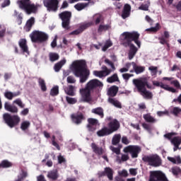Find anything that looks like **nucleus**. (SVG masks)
Masks as SVG:
<instances>
[{
    "label": "nucleus",
    "instance_id": "f8f14e48",
    "mask_svg": "<svg viewBox=\"0 0 181 181\" xmlns=\"http://www.w3.org/2000/svg\"><path fill=\"white\" fill-rule=\"evenodd\" d=\"M98 176L99 178L104 177L107 176V179L110 181L114 180V170L110 167H106L104 169V171H98Z\"/></svg>",
    "mask_w": 181,
    "mask_h": 181
},
{
    "label": "nucleus",
    "instance_id": "37998d69",
    "mask_svg": "<svg viewBox=\"0 0 181 181\" xmlns=\"http://www.w3.org/2000/svg\"><path fill=\"white\" fill-rule=\"evenodd\" d=\"M159 29H160V25L158 23H156L155 27H152L151 28L146 29L147 32H153L154 33H156V32H158V30H159Z\"/></svg>",
    "mask_w": 181,
    "mask_h": 181
},
{
    "label": "nucleus",
    "instance_id": "2eb2a0df",
    "mask_svg": "<svg viewBox=\"0 0 181 181\" xmlns=\"http://www.w3.org/2000/svg\"><path fill=\"white\" fill-rule=\"evenodd\" d=\"M71 118L72 119V122L74 124H76V125H80L86 119V117H84V115L81 112L72 114L71 115Z\"/></svg>",
    "mask_w": 181,
    "mask_h": 181
},
{
    "label": "nucleus",
    "instance_id": "09e8293b",
    "mask_svg": "<svg viewBox=\"0 0 181 181\" xmlns=\"http://www.w3.org/2000/svg\"><path fill=\"white\" fill-rule=\"evenodd\" d=\"M111 46H112V42H111V41H107L102 48L103 52H107L108 48L111 47Z\"/></svg>",
    "mask_w": 181,
    "mask_h": 181
},
{
    "label": "nucleus",
    "instance_id": "5fc2aeb1",
    "mask_svg": "<svg viewBox=\"0 0 181 181\" xmlns=\"http://www.w3.org/2000/svg\"><path fill=\"white\" fill-rule=\"evenodd\" d=\"M105 63H106V64H108L109 66H110L112 71H114L115 70V65H114V63L111 61H110V59H105Z\"/></svg>",
    "mask_w": 181,
    "mask_h": 181
},
{
    "label": "nucleus",
    "instance_id": "39448f33",
    "mask_svg": "<svg viewBox=\"0 0 181 181\" xmlns=\"http://www.w3.org/2000/svg\"><path fill=\"white\" fill-rule=\"evenodd\" d=\"M17 4L20 9L25 11L28 15H30L31 13H36V12H37V9H39V8L41 6L37 4H32L30 0H20L17 1Z\"/></svg>",
    "mask_w": 181,
    "mask_h": 181
},
{
    "label": "nucleus",
    "instance_id": "bf43d9fd",
    "mask_svg": "<svg viewBox=\"0 0 181 181\" xmlns=\"http://www.w3.org/2000/svg\"><path fill=\"white\" fill-rule=\"evenodd\" d=\"M119 175L122 177H128V171L127 170H122V171H119Z\"/></svg>",
    "mask_w": 181,
    "mask_h": 181
},
{
    "label": "nucleus",
    "instance_id": "ea45409f",
    "mask_svg": "<svg viewBox=\"0 0 181 181\" xmlns=\"http://www.w3.org/2000/svg\"><path fill=\"white\" fill-rule=\"evenodd\" d=\"M108 29H110L109 25H100L98 32V33H102V32H106V30H108Z\"/></svg>",
    "mask_w": 181,
    "mask_h": 181
},
{
    "label": "nucleus",
    "instance_id": "c9c22d12",
    "mask_svg": "<svg viewBox=\"0 0 181 181\" xmlns=\"http://www.w3.org/2000/svg\"><path fill=\"white\" fill-rule=\"evenodd\" d=\"M148 70L151 71L152 77L155 78L158 74V66H151L148 67Z\"/></svg>",
    "mask_w": 181,
    "mask_h": 181
},
{
    "label": "nucleus",
    "instance_id": "cd10ccee",
    "mask_svg": "<svg viewBox=\"0 0 181 181\" xmlns=\"http://www.w3.org/2000/svg\"><path fill=\"white\" fill-rule=\"evenodd\" d=\"M117 93H118V88L117 86H111L107 91V94L110 97H115Z\"/></svg>",
    "mask_w": 181,
    "mask_h": 181
},
{
    "label": "nucleus",
    "instance_id": "c756f323",
    "mask_svg": "<svg viewBox=\"0 0 181 181\" xmlns=\"http://www.w3.org/2000/svg\"><path fill=\"white\" fill-rule=\"evenodd\" d=\"M143 117L146 122H151V124H155V122H156V119L153 118V117H152L150 113L144 115Z\"/></svg>",
    "mask_w": 181,
    "mask_h": 181
},
{
    "label": "nucleus",
    "instance_id": "338daca9",
    "mask_svg": "<svg viewBox=\"0 0 181 181\" xmlns=\"http://www.w3.org/2000/svg\"><path fill=\"white\" fill-rule=\"evenodd\" d=\"M129 173H130V175H132V176H136L138 173L136 172V169L130 168L129 169Z\"/></svg>",
    "mask_w": 181,
    "mask_h": 181
},
{
    "label": "nucleus",
    "instance_id": "423d86ee",
    "mask_svg": "<svg viewBox=\"0 0 181 181\" xmlns=\"http://www.w3.org/2000/svg\"><path fill=\"white\" fill-rule=\"evenodd\" d=\"M33 43H45L49 39V35L39 30H34L30 34Z\"/></svg>",
    "mask_w": 181,
    "mask_h": 181
},
{
    "label": "nucleus",
    "instance_id": "69168bd1",
    "mask_svg": "<svg viewBox=\"0 0 181 181\" xmlns=\"http://www.w3.org/2000/svg\"><path fill=\"white\" fill-rule=\"evenodd\" d=\"M122 143L124 145H128L129 144V140H128V138L127 136H123L122 138Z\"/></svg>",
    "mask_w": 181,
    "mask_h": 181
},
{
    "label": "nucleus",
    "instance_id": "ddd939ff",
    "mask_svg": "<svg viewBox=\"0 0 181 181\" xmlns=\"http://www.w3.org/2000/svg\"><path fill=\"white\" fill-rule=\"evenodd\" d=\"M101 71H94L93 74L95 77H99V78H103V77H107L112 73V69H108L107 66L103 65L101 67Z\"/></svg>",
    "mask_w": 181,
    "mask_h": 181
},
{
    "label": "nucleus",
    "instance_id": "7ed1b4c3",
    "mask_svg": "<svg viewBox=\"0 0 181 181\" xmlns=\"http://www.w3.org/2000/svg\"><path fill=\"white\" fill-rule=\"evenodd\" d=\"M104 84L98 79H91L89 81L85 87V88L80 89L81 95L82 97V100L85 103H90L93 98H91V91L93 90H95V88H100V87H103Z\"/></svg>",
    "mask_w": 181,
    "mask_h": 181
},
{
    "label": "nucleus",
    "instance_id": "7c9ffc66",
    "mask_svg": "<svg viewBox=\"0 0 181 181\" xmlns=\"http://www.w3.org/2000/svg\"><path fill=\"white\" fill-rule=\"evenodd\" d=\"M116 81L119 82V78H118V74L115 73L111 76L107 78V82L110 83V84L112 83H115Z\"/></svg>",
    "mask_w": 181,
    "mask_h": 181
},
{
    "label": "nucleus",
    "instance_id": "dca6fc26",
    "mask_svg": "<svg viewBox=\"0 0 181 181\" xmlns=\"http://www.w3.org/2000/svg\"><path fill=\"white\" fill-rule=\"evenodd\" d=\"M98 124V120L94 118L88 119V124L86 128L89 132H94L97 129V125Z\"/></svg>",
    "mask_w": 181,
    "mask_h": 181
},
{
    "label": "nucleus",
    "instance_id": "6e6d98bb",
    "mask_svg": "<svg viewBox=\"0 0 181 181\" xmlns=\"http://www.w3.org/2000/svg\"><path fill=\"white\" fill-rule=\"evenodd\" d=\"M15 104H17L20 108H25V104L22 103V100L21 99H16V100L13 101Z\"/></svg>",
    "mask_w": 181,
    "mask_h": 181
},
{
    "label": "nucleus",
    "instance_id": "f704fd0d",
    "mask_svg": "<svg viewBox=\"0 0 181 181\" xmlns=\"http://www.w3.org/2000/svg\"><path fill=\"white\" fill-rule=\"evenodd\" d=\"M121 142V134H115L112 139V144L113 145H118Z\"/></svg>",
    "mask_w": 181,
    "mask_h": 181
},
{
    "label": "nucleus",
    "instance_id": "de8ad7c7",
    "mask_svg": "<svg viewBox=\"0 0 181 181\" xmlns=\"http://www.w3.org/2000/svg\"><path fill=\"white\" fill-rule=\"evenodd\" d=\"M59 55L56 53H50L49 54V60L50 62H56V60H59Z\"/></svg>",
    "mask_w": 181,
    "mask_h": 181
},
{
    "label": "nucleus",
    "instance_id": "0e129e2a",
    "mask_svg": "<svg viewBox=\"0 0 181 181\" xmlns=\"http://www.w3.org/2000/svg\"><path fill=\"white\" fill-rule=\"evenodd\" d=\"M163 85V83L159 82L158 81H153V86H155V87H160L162 88V86Z\"/></svg>",
    "mask_w": 181,
    "mask_h": 181
},
{
    "label": "nucleus",
    "instance_id": "b1692460",
    "mask_svg": "<svg viewBox=\"0 0 181 181\" xmlns=\"http://www.w3.org/2000/svg\"><path fill=\"white\" fill-rule=\"evenodd\" d=\"M98 136L103 137V136H108V135H111L110 131L108 130V127H103L100 130L97 132Z\"/></svg>",
    "mask_w": 181,
    "mask_h": 181
},
{
    "label": "nucleus",
    "instance_id": "9b49d317",
    "mask_svg": "<svg viewBox=\"0 0 181 181\" xmlns=\"http://www.w3.org/2000/svg\"><path fill=\"white\" fill-rule=\"evenodd\" d=\"M124 153H131L132 158H135L138 157L141 149L139 146H128L124 148Z\"/></svg>",
    "mask_w": 181,
    "mask_h": 181
},
{
    "label": "nucleus",
    "instance_id": "052dcab7",
    "mask_svg": "<svg viewBox=\"0 0 181 181\" xmlns=\"http://www.w3.org/2000/svg\"><path fill=\"white\" fill-rule=\"evenodd\" d=\"M170 84H173L176 88H180V83L177 80L172 81Z\"/></svg>",
    "mask_w": 181,
    "mask_h": 181
},
{
    "label": "nucleus",
    "instance_id": "f3484780",
    "mask_svg": "<svg viewBox=\"0 0 181 181\" xmlns=\"http://www.w3.org/2000/svg\"><path fill=\"white\" fill-rule=\"evenodd\" d=\"M169 37H170V34L168 31H164L163 35L158 37L160 45H166L169 47Z\"/></svg>",
    "mask_w": 181,
    "mask_h": 181
},
{
    "label": "nucleus",
    "instance_id": "4be33fe9",
    "mask_svg": "<svg viewBox=\"0 0 181 181\" xmlns=\"http://www.w3.org/2000/svg\"><path fill=\"white\" fill-rule=\"evenodd\" d=\"M64 92L66 93V94H67V95L74 97V95H76V86L69 85L67 87L64 88Z\"/></svg>",
    "mask_w": 181,
    "mask_h": 181
},
{
    "label": "nucleus",
    "instance_id": "72a5a7b5",
    "mask_svg": "<svg viewBox=\"0 0 181 181\" xmlns=\"http://www.w3.org/2000/svg\"><path fill=\"white\" fill-rule=\"evenodd\" d=\"M168 160L171 162L172 163H174L175 165H180L181 163V158L180 156H177L176 158L173 157H168L167 158Z\"/></svg>",
    "mask_w": 181,
    "mask_h": 181
},
{
    "label": "nucleus",
    "instance_id": "0eeeda50",
    "mask_svg": "<svg viewBox=\"0 0 181 181\" xmlns=\"http://www.w3.org/2000/svg\"><path fill=\"white\" fill-rule=\"evenodd\" d=\"M3 119L9 127V128H15V127H18L19 125V122H21V117L18 115H11L9 113H4L3 115Z\"/></svg>",
    "mask_w": 181,
    "mask_h": 181
},
{
    "label": "nucleus",
    "instance_id": "bb28decb",
    "mask_svg": "<svg viewBox=\"0 0 181 181\" xmlns=\"http://www.w3.org/2000/svg\"><path fill=\"white\" fill-rule=\"evenodd\" d=\"M108 103H110V104H112V105H114V107H116V108H122V105L117 99L109 98Z\"/></svg>",
    "mask_w": 181,
    "mask_h": 181
},
{
    "label": "nucleus",
    "instance_id": "6e6552de",
    "mask_svg": "<svg viewBox=\"0 0 181 181\" xmlns=\"http://www.w3.org/2000/svg\"><path fill=\"white\" fill-rule=\"evenodd\" d=\"M143 162L148 163L150 166H153L154 168H158L160 166L162 161L160 157L156 154H153L151 156H144L142 157Z\"/></svg>",
    "mask_w": 181,
    "mask_h": 181
},
{
    "label": "nucleus",
    "instance_id": "20e7f679",
    "mask_svg": "<svg viewBox=\"0 0 181 181\" xmlns=\"http://www.w3.org/2000/svg\"><path fill=\"white\" fill-rule=\"evenodd\" d=\"M122 36H124V38L122 45L124 47H128L129 45H134L132 42H134L139 48L141 47V41L139 40L141 35L138 32H124L122 33Z\"/></svg>",
    "mask_w": 181,
    "mask_h": 181
},
{
    "label": "nucleus",
    "instance_id": "4c0bfd02",
    "mask_svg": "<svg viewBox=\"0 0 181 181\" xmlns=\"http://www.w3.org/2000/svg\"><path fill=\"white\" fill-rule=\"evenodd\" d=\"M38 83L39 86L41 87L42 91H46V90H47V88L46 87V83L42 78H40L38 79Z\"/></svg>",
    "mask_w": 181,
    "mask_h": 181
},
{
    "label": "nucleus",
    "instance_id": "2f4dec72",
    "mask_svg": "<svg viewBox=\"0 0 181 181\" xmlns=\"http://www.w3.org/2000/svg\"><path fill=\"white\" fill-rule=\"evenodd\" d=\"M92 112L96 115H99L100 118H104V110L103 107H97L92 110Z\"/></svg>",
    "mask_w": 181,
    "mask_h": 181
},
{
    "label": "nucleus",
    "instance_id": "680f3d73",
    "mask_svg": "<svg viewBox=\"0 0 181 181\" xmlns=\"http://www.w3.org/2000/svg\"><path fill=\"white\" fill-rule=\"evenodd\" d=\"M181 112V109L179 107H174L173 110V114L177 117Z\"/></svg>",
    "mask_w": 181,
    "mask_h": 181
},
{
    "label": "nucleus",
    "instance_id": "a878e982",
    "mask_svg": "<svg viewBox=\"0 0 181 181\" xmlns=\"http://www.w3.org/2000/svg\"><path fill=\"white\" fill-rule=\"evenodd\" d=\"M132 64L136 74H141V73L145 71V66H138L134 62H132Z\"/></svg>",
    "mask_w": 181,
    "mask_h": 181
},
{
    "label": "nucleus",
    "instance_id": "a19ab883",
    "mask_svg": "<svg viewBox=\"0 0 181 181\" xmlns=\"http://www.w3.org/2000/svg\"><path fill=\"white\" fill-rule=\"evenodd\" d=\"M150 5H151V2H149V1H146L145 4H141L139 7V9H140V11H149Z\"/></svg>",
    "mask_w": 181,
    "mask_h": 181
},
{
    "label": "nucleus",
    "instance_id": "603ef678",
    "mask_svg": "<svg viewBox=\"0 0 181 181\" xmlns=\"http://www.w3.org/2000/svg\"><path fill=\"white\" fill-rule=\"evenodd\" d=\"M175 135H177V133L175 132H171L164 134V138H166V139H169V141H172V136H175Z\"/></svg>",
    "mask_w": 181,
    "mask_h": 181
},
{
    "label": "nucleus",
    "instance_id": "393cba45",
    "mask_svg": "<svg viewBox=\"0 0 181 181\" xmlns=\"http://www.w3.org/2000/svg\"><path fill=\"white\" fill-rule=\"evenodd\" d=\"M33 25H35V17H31L28 21H27L25 26L24 27L25 32H30Z\"/></svg>",
    "mask_w": 181,
    "mask_h": 181
},
{
    "label": "nucleus",
    "instance_id": "c85d7f7f",
    "mask_svg": "<svg viewBox=\"0 0 181 181\" xmlns=\"http://www.w3.org/2000/svg\"><path fill=\"white\" fill-rule=\"evenodd\" d=\"M64 64H66V59L61 60L58 63L55 64L54 66V71H56L57 73L60 71L62 67H63Z\"/></svg>",
    "mask_w": 181,
    "mask_h": 181
},
{
    "label": "nucleus",
    "instance_id": "3c124183",
    "mask_svg": "<svg viewBox=\"0 0 181 181\" xmlns=\"http://www.w3.org/2000/svg\"><path fill=\"white\" fill-rule=\"evenodd\" d=\"M88 28H90V23L83 24L81 25L78 29L79 30V32H81V33H83V32H84V30H86V29H87Z\"/></svg>",
    "mask_w": 181,
    "mask_h": 181
},
{
    "label": "nucleus",
    "instance_id": "a211bd4d",
    "mask_svg": "<svg viewBox=\"0 0 181 181\" xmlns=\"http://www.w3.org/2000/svg\"><path fill=\"white\" fill-rule=\"evenodd\" d=\"M128 47H129L128 53L129 60H132V59L135 57V55L138 52V48L134 44H130L128 45Z\"/></svg>",
    "mask_w": 181,
    "mask_h": 181
},
{
    "label": "nucleus",
    "instance_id": "f257e3e1",
    "mask_svg": "<svg viewBox=\"0 0 181 181\" xmlns=\"http://www.w3.org/2000/svg\"><path fill=\"white\" fill-rule=\"evenodd\" d=\"M71 67L74 76L80 78V83H86L87 80H88V77H90V70L87 69V62H86V60L81 59L74 61L71 64Z\"/></svg>",
    "mask_w": 181,
    "mask_h": 181
},
{
    "label": "nucleus",
    "instance_id": "5701e85b",
    "mask_svg": "<svg viewBox=\"0 0 181 181\" xmlns=\"http://www.w3.org/2000/svg\"><path fill=\"white\" fill-rule=\"evenodd\" d=\"M91 148L96 155L101 156L103 153H104V149H103V147H98L95 143L91 144Z\"/></svg>",
    "mask_w": 181,
    "mask_h": 181
},
{
    "label": "nucleus",
    "instance_id": "58836bf2",
    "mask_svg": "<svg viewBox=\"0 0 181 181\" xmlns=\"http://www.w3.org/2000/svg\"><path fill=\"white\" fill-rule=\"evenodd\" d=\"M50 95L52 97H56V95H59V86H54L50 90Z\"/></svg>",
    "mask_w": 181,
    "mask_h": 181
},
{
    "label": "nucleus",
    "instance_id": "a18cd8bd",
    "mask_svg": "<svg viewBox=\"0 0 181 181\" xmlns=\"http://www.w3.org/2000/svg\"><path fill=\"white\" fill-rule=\"evenodd\" d=\"M29 127H30V122L28 121H24L21 123V128L23 131H26V129H28Z\"/></svg>",
    "mask_w": 181,
    "mask_h": 181
},
{
    "label": "nucleus",
    "instance_id": "f03ea898",
    "mask_svg": "<svg viewBox=\"0 0 181 181\" xmlns=\"http://www.w3.org/2000/svg\"><path fill=\"white\" fill-rule=\"evenodd\" d=\"M132 83L138 93H140L144 98H146V100H152L153 98L152 92L146 90V88L149 90L152 88V86L149 85L148 78H134L132 80Z\"/></svg>",
    "mask_w": 181,
    "mask_h": 181
},
{
    "label": "nucleus",
    "instance_id": "e433bc0d",
    "mask_svg": "<svg viewBox=\"0 0 181 181\" xmlns=\"http://www.w3.org/2000/svg\"><path fill=\"white\" fill-rule=\"evenodd\" d=\"M171 144L174 145V146H180L181 144L180 137L175 136L171 139Z\"/></svg>",
    "mask_w": 181,
    "mask_h": 181
},
{
    "label": "nucleus",
    "instance_id": "473e14b6",
    "mask_svg": "<svg viewBox=\"0 0 181 181\" xmlns=\"http://www.w3.org/2000/svg\"><path fill=\"white\" fill-rule=\"evenodd\" d=\"M89 4L90 3H78L74 6V8L76 11H83L84 8H87V6H88Z\"/></svg>",
    "mask_w": 181,
    "mask_h": 181
},
{
    "label": "nucleus",
    "instance_id": "c03bdc74",
    "mask_svg": "<svg viewBox=\"0 0 181 181\" xmlns=\"http://www.w3.org/2000/svg\"><path fill=\"white\" fill-rule=\"evenodd\" d=\"M11 166H12V163L6 160H3L0 164V168H11Z\"/></svg>",
    "mask_w": 181,
    "mask_h": 181
},
{
    "label": "nucleus",
    "instance_id": "1a4fd4ad",
    "mask_svg": "<svg viewBox=\"0 0 181 181\" xmlns=\"http://www.w3.org/2000/svg\"><path fill=\"white\" fill-rule=\"evenodd\" d=\"M62 21V26L65 30H70V21H71V11H65L59 14Z\"/></svg>",
    "mask_w": 181,
    "mask_h": 181
},
{
    "label": "nucleus",
    "instance_id": "49530a36",
    "mask_svg": "<svg viewBox=\"0 0 181 181\" xmlns=\"http://www.w3.org/2000/svg\"><path fill=\"white\" fill-rule=\"evenodd\" d=\"M171 170H172L173 175H174L175 176H177L179 173H181V169L177 166L173 167L171 168Z\"/></svg>",
    "mask_w": 181,
    "mask_h": 181
},
{
    "label": "nucleus",
    "instance_id": "412c9836",
    "mask_svg": "<svg viewBox=\"0 0 181 181\" xmlns=\"http://www.w3.org/2000/svg\"><path fill=\"white\" fill-rule=\"evenodd\" d=\"M18 46L21 47L23 53H29V48L28 47V41H26V39H20Z\"/></svg>",
    "mask_w": 181,
    "mask_h": 181
},
{
    "label": "nucleus",
    "instance_id": "4468645a",
    "mask_svg": "<svg viewBox=\"0 0 181 181\" xmlns=\"http://www.w3.org/2000/svg\"><path fill=\"white\" fill-rule=\"evenodd\" d=\"M120 127L121 124H119V122L117 119H114L107 124V128L111 134H114V132H117Z\"/></svg>",
    "mask_w": 181,
    "mask_h": 181
},
{
    "label": "nucleus",
    "instance_id": "774afa93",
    "mask_svg": "<svg viewBox=\"0 0 181 181\" xmlns=\"http://www.w3.org/2000/svg\"><path fill=\"white\" fill-rule=\"evenodd\" d=\"M121 159L122 162H127V160H129V156L127 154H122Z\"/></svg>",
    "mask_w": 181,
    "mask_h": 181
},
{
    "label": "nucleus",
    "instance_id": "4d7b16f0",
    "mask_svg": "<svg viewBox=\"0 0 181 181\" xmlns=\"http://www.w3.org/2000/svg\"><path fill=\"white\" fill-rule=\"evenodd\" d=\"M66 81L69 84H74L76 83V78H74V76H69L67 77Z\"/></svg>",
    "mask_w": 181,
    "mask_h": 181
},
{
    "label": "nucleus",
    "instance_id": "8fccbe9b",
    "mask_svg": "<svg viewBox=\"0 0 181 181\" xmlns=\"http://www.w3.org/2000/svg\"><path fill=\"white\" fill-rule=\"evenodd\" d=\"M66 100L68 104H76V103H77V99L76 98H70L66 96Z\"/></svg>",
    "mask_w": 181,
    "mask_h": 181
},
{
    "label": "nucleus",
    "instance_id": "9d476101",
    "mask_svg": "<svg viewBox=\"0 0 181 181\" xmlns=\"http://www.w3.org/2000/svg\"><path fill=\"white\" fill-rule=\"evenodd\" d=\"M43 4L49 12H57L59 9V0H43Z\"/></svg>",
    "mask_w": 181,
    "mask_h": 181
},
{
    "label": "nucleus",
    "instance_id": "79ce46f5",
    "mask_svg": "<svg viewBox=\"0 0 181 181\" xmlns=\"http://www.w3.org/2000/svg\"><path fill=\"white\" fill-rule=\"evenodd\" d=\"M49 179H52V180H57V177H59V175H57V172L56 171H51L48 173L47 175Z\"/></svg>",
    "mask_w": 181,
    "mask_h": 181
},
{
    "label": "nucleus",
    "instance_id": "6ab92c4d",
    "mask_svg": "<svg viewBox=\"0 0 181 181\" xmlns=\"http://www.w3.org/2000/svg\"><path fill=\"white\" fill-rule=\"evenodd\" d=\"M131 15V5L126 4L124 6L123 10L122 11V19H127L129 18Z\"/></svg>",
    "mask_w": 181,
    "mask_h": 181
},
{
    "label": "nucleus",
    "instance_id": "e2e57ef3",
    "mask_svg": "<svg viewBox=\"0 0 181 181\" xmlns=\"http://www.w3.org/2000/svg\"><path fill=\"white\" fill-rule=\"evenodd\" d=\"M58 163H59L60 165L62 163H66V158H64V157H63V156H58Z\"/></svg>",
    "mask_w": 181,
    "mask_h": 181
},
{
    "label": "nucleus",
    "instance_id": "aec40b11",
    "mask_svg": "<svg viewBox=\"0 0 181 181\" xmlns=\"http://www.w3.org/2000/svg\"><path fill=\"white\" fill-rule=\"evenodd\" d=\"M4 108L6 111H8V112H11L12 114H18V112L19 111L18 107L13 105H11L8 102L4 103Z\"/></svg>",
    "mask_w": 181,
    "mask_h": 181
},
{
    "label": "nucleus",
    "instance_id": "864d4df0",
    "mask_svg": "<svg viewBox=\"0 0 181 181\" xmlns=\"http://www.w3.org/2000/svg\"><path fill=\"white\" fill-rule=\"evenodd\" d=\"M4 97L8 100H12L13 98V93L11 91H6L4 93Z\"/></svg>",
    "mask_w": 181,
    "mask_h": 181
},
{
    "label": "nucleus",
    "instance_id": "13d9d810",
    "mask_svg": "<svg viewBox=\"0 0 181 181\" xmlns=\"http://www.w3.org/2000/svg\"><path fill=\"white\" fill-rule=\"evenodd\" d=\"M122 76L124 80H125V81H128V80H129L131 77H134V74H123Z\"/></svg>",
    "mask_w": 181,
    "mask_h": 181
}]
</instances>
